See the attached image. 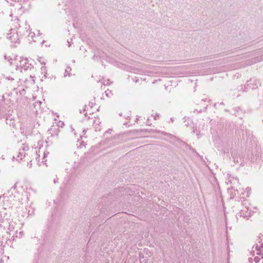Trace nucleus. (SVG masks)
<instances>
[{"instance_id": "obj_3", "label": "nucleus", "mask_w": 263, "mask_h": 263, "mask_svg": "<svg viewBox=\"0 0 263 263\" xmlns=\"http://www.w3.org/2000/svg\"><path fill=\"white\" fill-rule=\"evenodd\" d=\"M25 152L24 151L22 152H20L17 154L16 156H14L13 157V160L14 161L15 160L16 161L20 162L21 160L23 159V158H25Z\"/></svg>"}, {"instance_id": "obj_8", "label": "nucleus", "mask_w": 263, "mask_h": 263, "mask_svg": "<svg viewBox=\"0 0 263 263\" xmlns=\"http://www.w3.org/2000/svg\"><path fill=\"white\" fill-rule=\"evenodd\" d=\"M39 62H40L42 64H44V65L45 64V62L41 61V58H40Z\"/></svg>"}, {"instance_id": "obj_4", "label": "nucleus", "mask_w": 263, "mask_h": 263, "mask_svg": "<svg viewBox=\"0 0 263 263\" xmlns=\"http://www.w3.org/2000/svg\"><path fill=\"white\" fill-rule=\"evenodd\" d=\"M39 153H41V154H39V157H38V159H39V161H40V160H43L44 159L45 157V152L43 151H41L40 149H39Z\"/></svg>"}, {"instance_id": "obj_5", "label": "nucleus", "mask_w": 263, "mask_h": 263, "mask_svg": "<svg viewBox=\"0 0 263 263\" xmlns=\"http://www.w3.org/2000/svg\"><path fill=\"white\" fill-rule=\"evenodd\" d=\"M41 70L42 71V72L44 74L43 76L42 77L41 80L43 81V78L45 79L46 78V74H47V69L46 67L45 66H42L41 68Z\"/></svg>"}, {"instance_id": "obj_9", "label": "nucleus", "mask_w": 263, "mask_h": 263, "mask_svg": "<svg viewBox=\"0 0 263 263\" xmlns=\"http://www.w3.org/2000/svg\"><path fill=\"white\" fill-rule=\"evenodd\" d=\"M68 44V47H70V43L68 41L67 42Z\"/></svg>"}, {"instance_id": "obj_6", "label": "nucleus", "mask_w": 263, "mask_h": 263, "mask_svg": "<svg viewBox=\"0 0 263 263\" xmlns=\"http://www.w3.org/2000/svg\"><path fill=\"white\" fill-rule=\"evenodd\" d=\"M253 259L255 262H259L260 258L258 256H255V257H254Z\"/></svg>"}, {"instance_id": "obj_7", "label": "nucleus", "mask_w": 263, "mask_h": 263, "mask_svg": "<svg viewBox=\"0 0 263 263\" xmlns=\"http://www.w3.org/2000/svg\"><path fill=\"white\" fill-rule=\"evenodd\" d=\"M6 79H7V80H11V81H12V80H14L12 78H11V77H7V78H6Z\"/></svg>"}, {"instance_id": "obj_1", "label": "nucleus", "mask_w": 263, "mask_h": 263, "mask_svg": "<svg viewBox=\"0 0 263 263\" xmlns=\"http://www.w3.org/2000/svg\"><path fill=\"white\" fill-rule=\"evenodd\" d=\"M5 60H7L10 65H14L16 67V70L22 71L23 69L27 70L29 66H28V60L21 57L15 56L14 58L7 57L6 54L4 55Z\"/></svg>"}, {"instance_id": "obj_2", "label": "nucleus", "mask_w": 263, "mask_h": 263, "mask_svg": "<svg viewBox=\"0 0 263 263\" xmlns=\"http://www.w3.org/2000/svg\"><path fill=\"white\" fill-rule=\"evenodd\" d=\"M6 37L11 44V46L15 47L20 42L18 32L15 29H10L6 34Z\"/></svg>"}]
</instances>
